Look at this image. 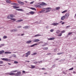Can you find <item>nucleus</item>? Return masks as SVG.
I'll use <instances>...</instances> for the list:
<instances>
[{
    "label": "nucleus",
    "mask_w": 76,
    "mask_h": 76,
    "mask_svg": "<svg viewBox=\"0 0 76 76\" xmlns=\"http://www.w3.org/2000/svg\"><path fill=\"white\" fill-rule=\"evenodd\" d=\"M31 42L32 41L31 40L27 41L26 42V43H27V44H30V43H31Z\"/></svg>",
    "instance_id": "obj_15"
},
{
    "label": "nucleus",
    "mask_w": 76,
    "mask_h": 76,
    "mask_svg": "<svg viewBox=\"0 0 76 76\" xmlns=\"http://www.w3.org/2000/svg\"><path fill=\"white\" fill-rule=\"evenodd\" d=\"M64 32H65V30H63V31H62L61 32V34H63V33H64Z\"/></svg>",
    "instance_id": "obj_36"
},
{
    "label": "nucleus",
    "mask_w": 76,
    "mask_h": 76,
    "mask_svg": "<svg viewBox=\"0 0 76 76\" xmlns=\"http://www.w3.org/2000/svg\"><path fill=\"white\" fill-rule=\"evenodd\" d=\"M2 60H4V61H7V62H10V59L7 58H3Z\"/></svg>",
    "instance_id": "obj_2"
},
{
    "label": "nucleus",
    "mask_w": 76,
    "mask_h": 76,
    "mask_svg": "<svg viewBox=\"0 0 76 76\" xmlns=\"http://www.w3.org/2000/svg\"><path fill=\"white\" fill-rule=\"evenodd\" d=\"M7 75H10L12 76V75H13L14 76H18L19 75V72H18L17 73H7Z\"/></svg>",
    "instance_id": "obj_1"
},
{
    "label": "nucleus",
    "mask_w": 76,
    "mask_h": 76,
    "mask_svg": "<svg viewBox=\"0 0 76 76\" xmlns=\"http://www.w3.org/2000/svg\"><path fill=\"white\" fill-rule=\"evenodd\" d=\"M58 60V59H56V60Z\"/></svg>",
    "instance_id": "obj_64"
},
{
    "label": "nucleus",
    "mask_w": 76,
    "mask_h": 76,
    "mask_svg": "<svg viewBox=\"0 0 76 76\" xmlns=\"http://www.w3.org/2000/svg\"><path fill=\"white\" fill-rule=\"evenodd\" d=\"M64 54V53L63 52L58 53H57V55H60L61 54Z\"/></svg>",
    "instance_id": "obj_24"
},
{
    "label": "nucleus",
    "mask_w": 76,
    "mask_h": 76,
    "mask_svg": "<svg viewBox=\"0 0 76 76\" xmlns=\"http://www.w3.org/2000/svg\"><path fill=\"white\" fill-rule=\"evenodd\" d=\"M34 64H37V63H38V62L37 61H35V62H34Z\"/></svg>",
    "instance_id": "obj_47"
},
{
    "label": "nucleus",
    "mask_w": 76,
    "mask_h": 76,
    "mask_svg": "<svg viewBox=\"0 0 76 76\" xmlns=\"http://www.w3.org/2000/svg\"><path fill=\"white\" fill-rule=\"evenodd\" d=\"M47 73L46 72V73H44V74H45V75L46 74H47Z\"/></svg>",
    "instance_id": "obj_60"
},
{
    "label": "nucleus",
    "mask_w": 76,
    "mask_h": 76,
    "mask_svg": "<svg viewBox=\"0 0 76 76\" xmlns=\"http://www.w3.org/2000/svg\"><path fill=\"white\" fill-rule=\"evenodd\" d=\"M34 1H31V2L30 4H33V3H34Z\"/></svg>",
    "instance_id": "obj_39"
},
{
    "label": "nucleus",
    "mask_w": 76,
    "mask_h": 76,
    "mask_svg": "<svg viewBox=\"0 0 76 76\" xmlns=\"http://www.w3.org/2000/svg\"><path fill=\"white\" fill-rule=\"evenodd\" d=\"M75 17H76V14H75Z\"/></svg>",
    "instance_id": "obj_62"
},
{
    "label": "nucleus",
    "mask_w": 76,
    "mask_h": 76,
    "mask_svg": "<svg viewBox=\"0 0 76 76\" xmlns=\"http://www.w3.org/2000/svg\"><path fill=\"white\" fill-rule=\"evenodd\" d=\"M60 7H56V10H58V9H60Z\"/></svg>",
    "instance_id": "obj_37"
},
{
    "label": "nucleus",
    "mask_w": 76,
    "mask_h": 76,
    "mask_svg": "<svg viewBox=\"0 0 76 76\" xmlns=\"http://www.w3.org/2000/svg\"><path fill=\"white\" fill-rule=\"evenodd\" d=\"M19 11H20L21 12H23V10L21 9H19Z\"/></svg>",
    "instance_id": "obj_34"
},
{
    "label": "nucleus",
    "mask_w": 76,
    "mask_h": 76,
    "mask_svg": "<svg viewBox=\"0 0 76 76\" xmlns=\"http://www.w3.org/2000/svg\"><path fill=\"white\" fill-rule=\"evenodd\" d=\"M11 4H12V5H16L17 4L15 3H13Z\"/></svg>",
    "instance_id": "obj_41"
},
{
    "label": "nucleus",
    "mask_w": 76,
    "mask_h": 76,
    "mask_svg": "<svg viewBox=\"0 0 76 76\" xmlns=\"http://www.w3.org/2000/svg\"><path fill=\"white\" fill-rule=\"evenodd\" d=\"M40 40L39 39H35L33 40V42H39L40 41Z\"/></svg>",
    "instance_id": "obj_7"
},
{
    "label": "nucleus",
    "mask_w": 76,
    "mask_h": 76,
    "mask_svg": "<svg viewBox=\"0 0 76 76\" xmlns=\"http://www.w3.org/2000/svg\"><path fill=\"white\" fill-rule=\"evenodd\" d=\"M31 69H34L35 67V66L33 65H31Z\"/></svg>",
    "instance_id": "obj_22"
},
{
    "label": "nucleus",
    "mask_w": 76,
    "mask_h": 76,
    "mask_svg": "<svg viewBox=\"0 0 76 76\" xmlns=\"http://www.w3.org/2000/svg\"><path fill=\"white\" fill-rule=\"evenodd\" d=\"M23 21V20L22 19H20L19 20V22H22Z\"/></svg>",
    "instance_id": "obj_49"
},
{
    "label": "nucleus",
    "mask_w": 76,
    "mask_h": 76,
    "mask_svg": "<svg viewBox=\"0 0 76 76\" xmlns=\"http://www.w3.org/2000/svg\"><path fill=\"white\" fill-rule=\"evenodd\" d=\"M64 22H63L62 23V25H64Z\"/></svg>",
    "instance_id": "obj_53"
},
{
    "label": "nucleus",
    "mask_w": 76,
    "mask_h": 76,
    "mask_svg": "<svg viewBox=\"0 0 76 76\" xmlns=\"http://www.w3.org/2000/svg\"><path fill=\"white\" fill-rule=\"evenodd\" d=\"M55 39L54 37H52L49 39H48L49 40H53V39Z\"/></svg>",
    "instance_id": "obj_21"
},
{
    "label": "nucleus",
    "mask_w": 76,
    "mask_h": 76,
    "mask_svg": "<svg viewBox=\"0 0 76 76\" xmlns=\"http://www.w3.org/2000/svg\"><path fill=\"white\" fill-rule=\"evenodd\" d=\"M19 4H21V5H23L24 3L23 2H21L20 1H19Z\"/></svg>",
    "instance_id": "obj_18"
},
{
    "label": "nucleus",
    "mask_w": 76,
    "mask_h": 76,
    "mask_svg": "<svg viewBox=\"0 0 76 76\" xmlns=\"http://www.w3.org/2000/svg\"><path fill=\"white\" fill-rule=\"evenodd\" d=\"M42 45V47H44V46H45V45Z\"/></svg>",
    "instance_id": "obj_54"
},
{
    "label": "nucleus",
    "mask_w": 76,
    "mask_h": 76,
    "mask_svg": "<svg viewBox=\"0 0 76 76\" xmlns=\"http://www.w3.org/2000/svg\"><path fill=\"white\" fill-rule=\"evenodd\" d=\"M52 25H54V26H57V25H58V23H52L51 24Z\"/></svg>",
    "instance_id": "obj_11"
},
{
    "label": "nucleus",
    "mask_w": 76,
    "mask_h": 76,
    "mask_svg": "<svg viewBox=\"0 0 76 76\" xmlns=\"http://www.w3.org/2000/svg\"><path fill=\"white\" fill-rule=\"evenodd\" d=\"M31 9H32V10H36V9L34 8H31Z\"/></svg>",
    "instance_id": "obj_43"
},
{
    "label": "nucleus",
    "mask_w": 76,
    "mask_h": 76,
    "mask_svg": "<svg viewBox=\"0 0 76 76\" xmlns=\"http://www.w3.org/2000/svg\"><path fill=\"white\" fill-rule=\"evenodd\" d=\"M41 62H42V61H38V63H41Z\"/></svg>",
    "instance_id": "obj_52"
},
{
    "label": "nucleus",
    "mask_w": 76,
    "mask_h": 76,
    "mask_svg": "<svg viewBox=\"0 0 76 76\" xmlns=\"http://www.w3.org/2000/svg\"><path fill=\"white\" fill-rule=\"evenodd\" d=\"M35 7H39V8H41V5H40V4H39V5H38V4L35 5Z\"/></svg>",
    "instance_id": "obj_8"
},
{
    "label": "nucleus",
    "mask_w": 76,
    "mask_h": 76,
    "mask_svg": "<svg viewBox=\"0 0 76 76\" xmlns=\"http://www.w3.org/2000/svg\"><path fill=\"white\" fill-rule=\"evenodd\" d=\"M12 53L10 52H4L5 54H11Z\"/></svg>",
    "instance_id": "obj_17"
},
{
    "label": "nucleus",
    "mask_w": 76,
    "mask_h": 76,
    "mask_svg": "<svg viewBox=\"0 0 76 76\" xmlns=\"http://www.w3.org/2000/svg\"><path fill=\"white\" fill-rule=\"evenodd\" d=\"M38 45V44H33V45H31V47H34V46H35V45Z\"/></svg>",
    "instance_id": "obj_23"
},
{
    "label": "nucleus",
    "mask_w": 76,
    "mask_h": 76,
    "mask_svg": "<svg viewBox=\"0 0 76 76\" xmlns=\"http://www.w3.org/2000/svg\"><path fill=\"white\" fill-rule=\"evenodd\" d=\"M45 10H42L41 11H40L39 12V13H42V12H45Z\"/></svg>",
    "instance_id": "obj_26"
},
{
    "label": "nucleus",
    "mask_w": 76,
    "mask_h": 76,
    "mask_svg": "<svg viewBox=\"0 0 76 76\" xmlns=\"http://www.w3.org/2000/svg\"><path fill=\"white\" fill-rule=\"evenodd\" d=\"M69 27H70V26H67L66 27V28H69Z\"/></svg>",
    "instance_id": "obj_48"
},
{
    "label": "nucleus",
    "mask_w": 76,
    "mask_h": 76,
    "mask_svg": "<svg viewBox=\"0 0 76 76\" xmlns=\"http://www.w3.org/2000/svg\"><path fill=\"white\" fill-rule=\"evenodd\" d=\"M72 34H73V32H70L68 34V35H72Z\"/></svg>",
    "instance_id": "obj_30"
},
{
    "label": "nucleus",
    "mask_w": 76,
    "mask_h": 76,
    "mask_svg": "<svg viewBox=\"0 0 76 76\" xmlns=\"http://www.w3.org/2000/svg\"><path fill=\"white\" fill-rule=\"evenodd\" d=\"M4 53V50H1L0 51V55L1 54H2L3 53Z\"/></svg>",
    "instance_id": "obj_16"
},
{
    "label": "nucleus",
    "mask_w": 76,
    "mask_h": 76,
    "mask_svg": "<svg viewBox=\"0 0 76 76\" xmlns=\"http://www.w3.org/2000/svg\"><path fill=\"white\" fill-rule=\"evenodd\" d=\"M61 31H60V30H57L56 31V34H59V33H60V32Z\"/></svg>",
    "instance_id": "obj_19"
},
{
    "label": "nucleus",
    "mask_w": 76,
    "mask_h": 76,
    "mask_svg": "<svg viewBox=\"0 0 76 76\" xmlns=\"http://www.w3.org/2000/svg\"><path fill=\"white\" fill-rule=\"evenodd\" d=\"M67 12V10H64V11L62 12V13H66V12Z\"/></svg>",
    "instance_id": "obj_29"
},
{
    "label": "nucleus",
    "mask_w": 76,
    "mask_h": 76,
    "mask_svg": "<svg viewBox=\"0 0 76 76\" xmlns=\"http://www.w3.org/2000/svg\"><path fill=\"white\" fill-rule=\"evenodd\" d=\"M6 1L7 3H11V1H10L9 0H7Z\"/></svg>",
    "instance_id": "obj_28"
},
{
    "label": "nucleus",
    "mask_w": 76,
    "mask_h": 76,
    "mask_svg": "<svg viewBox=\"0 0 76 76\" xmlns=\"http://www.w3.org/2000/svg\"><path fill=\"white\" fill-rule=\"evenodd\" d=\"M65 18H66L65 15H64L61 18V20H64Z\"/></svg>",
    "instance_id": "obj_10"
},
{
    "label": "nucleus",
    "mask_w": 76,
    "mask_h": 76,
    "mask_svg": "<svg viewBox=\"0 0 76 76\" xmlns=\"http://www.w3.org/2000/svg\"><path fill=\"white\" fill-rule=\"evenodd\" d=\"M42 49H43V50H48V48L47 47H44L42 48Z\"/></svg>",
    "instance_id": "obj_12"
},
{
    "label": "nucleus",
    "mask_w": 76,
    "mask_h": 76,
    "mask_svg": "<svg viewBox=\"0 0 76 76\" xmlns=\"http://www.w3.org/2000/svg\"><path fill=\"white\" fill-rule=\"evenodd\" d=\"M23 73H25V71H23Z\"/></svg>",
    "instance_id": "obj_51"
},
{
    "label": "nucleus",
    "mask_w": 76,
    "mask_h": 76,
    "mask_svg": "<svg viewBox=\"0 0 76 76\" xmlns=\"http://www.w3.org/2000/svg\"><path fill=\"white\" fill-rule=\"evenodd\" d=\"M62 22H63V21H61L60 22V23H62Z\"/></svg>",
    "instance_id": "obj_57"
},
{
    "label": "nucleus",
    "mask_w": 76,
    "mask_h": 76,
    "mask_svg": "<svg viewBox=\"0 0 76 76\" xmlns=\"http://www.w3.org/2000/svg\"><path fill=\"white\" fill-rule=\"evenodd\" d=\"M16 72V71H12V72Z\"/></svg>",
    "instance_id": "obj_58"
},
{
    "label": "nucleus",
    "mask_w": 76,
    "mask_h": 76,
    "mask_svg": "<svg viewBox=\"0 0 76 76\" xmlns=\"http://www.w3.org/2000/svg\"><path fill=\"white\" fill-rule=\"evenodd\" d=\"M40 36H41V34H37L35 35L34 37H39Z\"/></svg>",
    "instance_id": "obj_14"
},
{
    "label": "nucleus",
    "mask_w": 76,
    "mask_h": 76,
    "mask_svg": "<svg viewBox=\"0 0 76 76\" xmlns=\"http://www.w3.org/2000/svg\"><path fill=\"white\" fill-rule=\"evenodd\" d=\"M29 26H26L25 27H23V28L24 29H27V28H29Z\"/></svg>",
    "instance_id": "obj_20"
},
{
    "label": "nucleus",
    "mask_w": 76,
    "mask_h": 76,
    "mask_svg": "<svg viewBox=\"0 0 76 76\" xmlns=\"http://www.w3.org/2000/svg\"><path fill=\"white\" fill-rule=\"evenodd\" d=\"M51 55V54L50 53L48 54V55Z\"/></svg>",
    "instance_id": "obj_59"
},
{
    "label": "nucleus",
    "mask_w": 76,
    "mask_h": 76,
    "mask_svg": "<svg viewBox=\"0 0 76 76\" xmlns=\"http://www.w3.org/2000/svg\"><path fill=\"white\" fill-rule=\"evenodd\" d=\"M50 31L51 32H53V31H54V30H53V29H51L50 30Z\"/></svg>",
    "instance_id": "obj_46"
},
{
    "label": "nucleus",
    "mask_w": 76,
    "mask_h": 76,
    "mask_svg": "<svg viewBox=\"0 0 76 76\" xmlns=\"http://www.w3.org/2000/svg\"><path fill=\"white\" fill-rule=\"evenodd\" d=\"M36 54H37V53H34L32 54V56H35V55H36Z\"/></svg>",
    "instance_id": "obj_35"
},
{
    "label": "nucleus",
    "mask_w": 76,
    "mask_h": 76,
    "mask_svg": "<svg viewBox=\"0 0 76 76\" xmlns=\"http://www.w3.org/2000/svg\"><path fill=\"white\" fill-rule=\"evenodd\" d=\"M40 5L41 6H46V5H47V4L44 2H43L40 4Z\"/></svg>",
    "instance_id": "obj_9"
},
{
    "label": "nucleus",
    "mask_w": 76,
    "mask_h": 76,
    "mask_svg": "<svg viewBox=\"0 0 76 76\" xmlns=\"http://www.w3.org/2000/svg\"><path fill=\"white\" fill-rule=\"evenodd\" d=\"M3 46H4V44H1V45H0V48H1V47H2Z\"/></svg>",
    "instance_id": "obj_40"
},
{
    "label": "nucleus",
    "mask_w": 76,
    "mask_h": 76,
    "mask_svg": "<svg viewBox=\"0 0 76 76\" xmlns=\"http://www.w3.org/2000/svg\"><path fill=\"white\" fill-rule=\"evenodd\" d=\"M51 8L50 7H48L46 8H45V10H46V11L45 12V13H47V12H49L51 10Z\"/></svg>",
    "instance_id": "obj_3"
},
{
    "label": "nucleus",
    "mask_w": 76,
    "mask_h": 76,
    "mask_svg": "<svg viewBox=\"0 0 76 76\" xmlns=\"http://www.w3.org/2000/svg\"><path fill=\"white\" fill-rule=\"evenodd\" d=\"M25 3H28L27 1H25Z\"/></svg>",
    "instance_id": "obj_61"
},
{
    "label": "nucleus",
    "mask_w": 76,
    "mask_h": 76,
    "mask_svg": "<svg viewBox=\"0 0 76 76\" xmlns=\"http://www.w3.org/2000/svg\"><path fill=\"white\" fill-rule=\"evenodd\" d=\"M14 62L15 64H18V62L17 61H14Z\"/></svg>",
    "instance_id": "obj_38"
},
{
    "label": "nucleus",
    "mask_w": 76,
    "mask_h": 76,
    "mask_svg": "<svg viewBox=\"0 0 76 76\" xmlns=\"http://www.w3.org/2000/svg\"><path fill=\"white\" fill-rule=\"evenodd\" d=\"M13 7L14 9H18L19 8V7H17L16 6H13Z\"/></svg>",
    "instance_id": "obj_25"
},
{
    "label": "nucleus",
    "mask_w": 76,
    "mask_h": 76,
    "mask_svg": "<svg viewBox=\"0 0 76 76\" xmlns=\"http://www.w3.org/2000/svg\"><path fill=\"white\" fill-rule=\"evenodd\" d=\"M11 32H16V31H17V30L16 29H14L11 31Z\"/></svg>",
    "instance_id": "obj_27"
},
{
    "label": "nucleus",
    "mask_w": 76,
    "mask_h": 76,
    "mask_svg": "<svg viewBox=\"0 0 76 76\" xmlns=\"http://www.w3.org/2000/svg\"><path fill=\"white\" fill-rule=\"evenodd\" d=\"M30 14L31 15H34L35 13V12L33 11H31L29 12Z\"/></svg>",
    "instance_id": "obj_13"
},
{
    "label": "nucleus",
    "mask_w": 76,
    "mask_h": 76,
    "mask_svg": "<svg viewBox=\"0 0 76 76\" xmlns=\"http://www.w3.org/2000/svg\"><path fill=\"white\" fill-rule=\"evenodd\" d=\"M73 68L72 67V68H70L69 69V70H73Z\"/></svg>",
    "instance_id": "obj_44"
},
{
    "label": "nucleus",
    "mask_w": 76,
    "mask_h": 76,
    "mask_svg": "<svg viewBox=\"0 0 76 76\" xmlns=\"http://www.w3.org/2000/svg\"><path fill=\"white\" fill-rule=\"evenodd\" d=\"M25 35V34L24 33L22 34H21V36H23Z\"/></svg>",
    "instance_id": "obj_50"
},
{
    "label": "nucleus",
    "mask_w": 76,
    "mask_h": 76,
    "mask_svg": "<svg viewBox=\"0 0 76 76\" xmlns=\"http://www.w3.org/2000/svg\"><path fill=\"white\" fill-rule=\"evenodd\" d=\"M65 19H67L69 16V13H66L65 15Z\"/></svg>",
    "instance_id": "obj_6"
},
{
    "label": "nucleus",
    "mask_w": 76,
    "mask_h": 76,
    "mask_svg": "<svg viewBox=\"0 0 76 76\" xmlns=\"http://www.w3.org/2000/svg\"><path fill=\"white\" fill-rule=\"evenodd\" d=\"M11 19L12 20H13V21H16V19L15 18H11Z\"/></svg>",
    "instance_id": "obj_32"
},
{
    "label": "nucleus",
    "mask_w": 76,
    "mask_h": 76,
    "mask_svg": "<svg viewBox=\"0 0 76 76\" xmlns=\"http://www.w3.org/2000/svg\"><path fill=\"white\" fill-rule=\"evenodd\" d=\"M8 64H9V65H11V64L9 63H8Z\"/></svg>",
    "instance_id": "obj_55"
},
{
    "label": "nucleus",
    "mask_w": 76,
    "mask_h": 76,
    "mask_svg": "<svg viewBox=\"0 0 76 76\" xmlns=\"http://www.w3.org/2000/svg\"><path fill=\"white\" fill-rule=\"evenodd\" d=\"M14 15H12V14H10V15H9L8 17H7V18L8 19H12V18H14Z\"/></svg>",
    "instance_id": "obj_4"
},
{
    "label": "nucleus",
    "mask_w": 76,
    "mask_h": 76,
    "mask_svg": "<svg viewBox=\"0 0 76 76\" xmlns=\"http://www.w3.org/2000/svg\"><path fill=\"white\" fill-rule=\"evenodd\" d=\"M42 70H44V69H45V68H43L42 69Z\"/></svg>",
    "instance_id": "obj_56"
},
{
    "label": "nucleus",
    "mask_w": 76,
    "mask_h": 76,
    "mask_svg": "<svg viewBox=\"0 0 76 76\" xmlns=\"http://www.w3.org/2000/svg\"><path fill=\"white\" fill-rule=\"evenodd\" d=\"M54 52H57V49H54Z\"/></svg>",
    "instance_id": "obj_45"
},
{
    "label": "nucleus",
    "mask_w": 76,
    "mask_h": 76,
    "mask_svg": "<svg viewBox=\"0 0 76 76\" xmlns=\"http://www.w3.org/2000/svg\"><path fill=\"white\" fill-rule=\"evenodd\" d=\"M22 27V26H19V28H21Z\"/></svg>",
    "instance_id": "obj_63"
},
{
    "label": "nucleus",
    "mask_w": 76,
    "mask_h": 76,
    "mask_svg": "<svg viewBox=\"0 0 76 76\" xmlns=\"http://www.w3.org/2000/svg\"><path fill=\"white\" fill-rule=\"evenodd\" d=\"M3 64V61H0V64Z\"/></svg>",
    "instance_id": "obj_33"
},
{
    "label": "nucleus",
    "mask_w": 76,
    "mask_h": 76,
    "mask_svg": "<svg viewBox=\"0 0 76 76\" xmlns=\"http://www.w3.org/2000/svg\"><path fill=\"white\" fill-rule=\"evenodd\" d=\"M30 54H31V51H28L27 53H26L25 57H28V56L30 55Z\"/></svg>",
    "instance_id": "obj_5"
},
{
    "label": "nucleus",
    "mask_w": 76,
    "mask_h": 76,
    "mask_svg": "<svg viewBox=\"0 0 76 76\" xmlns=\"http://www.w3.org/2000/svg\"><path fill=\"white\" fill-rule=\"evenodd\" d=\"M62 35V33H61L58 35V37H61Z\"/></svg>",
    "instance_id": "obj_31"
},
{
    "label": "nucleus",
    "mask_w": 76,
    "mask_h": 76,
    "mask_svg": "<svg viewBox=\"0 0 76 76\" xmlns=\"http://www.w3.org/2000/svg\"><path fill=\"white\" fill-rule=\"evenodd\" d=\"M3 38L4 39H6V38H7V37L6 36H4L3 37Z\"/></svg>",
    "instance_id": "obj_42"
}]
</instances>
